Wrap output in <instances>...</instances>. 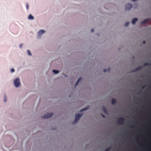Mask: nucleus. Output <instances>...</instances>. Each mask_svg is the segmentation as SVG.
Returning <instances> with one entry per match:
<instances>
[{
	"instance_id": "f257e3e1",
	"label": "nucleus",
	"mask_w": 151,
	"mask_h": 151,
	"mask_svg": "<svg viewBox=\"0 0 151 151\" xmlns=\"http://www.w3.org/2000/svg\"><path fill=\"white\" fill-rule=\"evenodd\" d=\"M82 114H76L75 116V120L73 122V124H75L80 119L82 116Z\"/></svg>"
},
{
	"instance_id": "f03ea898",
	"label": "nucleus",
	"mask_w": 151,
	"mask_h": 151,
	"mask_svg": "<svg viewBox=\"0 0 151 151\" xmlns=\"http://www.w3.org/2000/svg\"><path fill=\"white\" fill-rule=\"evenodd\" d=\"M14 84L16 87H19L20 84V81L19 78H16L14 81Z\"/></svg>"
},
{
	"instance_id": "7ed1b4c3",
	"label": "nucleus",
	"mask_w": 151,
	"mask_h": 151,
	"mask_svg": "<svg viewBox=\"0 0 151 151\" xmlns=\"http://www.w3.org/2000/svg\"><path fill=\"white\" fill-rule=\"evenodd\" d=\"M125 119L123 117L120 118L118 120L117 123L118 124L122 125L124 124Z\"/></svg>"
},
{
	"instance_id": "20e7f679",
	"label": "nucleus",
	"mask_w": 151,
	"mask_h": 151,
	"mask_svg": "<svg viewBox=\"0 0 151 151\" xmlns=\"http://www.w3.org/2000/svg\"><path fill=\"white\" fill-rule=\"evenodd\" d=\"M53 114L52 113H47L42 117V118L44 119H47L49 118L53 115Z\"/></svg>"
},
{
	"instance_id": "39448f33",
	"label": "nucleus",
	"mask_w": 151,
	"mask_h": 151,
	"mask_svg": "<svg viewBox=\"0 0 151 151\" xmlns=\"http://www.w3.org/2000/svg\"><path fill=\"white\" fill-rule=\"evenodd\" d=\"M132 7V5L131 4H127L125 7V10L127 11H129L130 10V9Z\"/></svg>"
},
{
	"instance_id": "423d86ee",
	"label": "nucleus",
	"mask_w": 151,
	"mask_h": 151,
	"mask_svg": "<svg viewBox=\"0 0 151 151\" xmlns=\"http://www.w3.org/2000/svg\"><path fill=\"white\" fill-rule=\"evenodd\" d=\"M45 32V31L43 30H41L40 31H39L38 33V35L40 37L42 35V34H43Z\"/></svg>"
},
{
	"instance_id": "0eeeda50",
	"label": "nucleus",
	"mask_w": 151,
	"mask_h": 151,
	"mask_svg": "<svg viewBox=\"0 0 151 151\" xmlns=\"http://www.w3.org/2000/svg\"><path fill=\"white\" fill-rule=\"evenodd\" d=\"M82 80V78L81 77H79L77 81L76 82V83L75 84V86H76L78 84L79 82L81 81Z\"/></svg>"
},
{
	"instance_id": "6e6552de",
	"label": "nucleus",
	"mask_w": 151,
	"mask_h": 151,
	"mask_svg": "<svg viewBox=\"0 0 151 151\" xmlns=\"http://www.w3.org/2000/svg\"><path fill=\"white\" fill-rule=\"evenodd\" d=\"M138 21V19L137 18L134 19L132 21V23L133 24H135L136 22Z\"/></svg>"
},
{
	"instance_id": "1a4fd4ad",
	"label": "nucleus",
	"mask_w": 151,
	"mask_h": 151,
	"mask_svg": "<svg viewBox=\"0 0 151 151\" xmlns=\"http://www.w3.org/2000/svg\"><path fill=\"white\" fill-rule=\"evenodd\" d=\"M150 20V19H145V20L142 22H141V24H144L146 23V22H147L149 21Z\"/></svg>"
},
{
	"instance_id": "9d476101",
	"label": "nucleus",
	"mask_w": 151,
	"mask_h": 151,
	"mask_svg": "<svg viewBox=\"0 0 151 151\" xmlns=\"http://www.w3.org/2000/svg\"><path fill=\"white\" fill-rule=\"evenodd\" d=\"M116 103V99H112L111 100V103L113 105H114Z\"/></svg>"
},
{
	"instance_id": "9b49d317",
	"label": "nucleus",
	"mask_w": 151,
	"mask_h": 151,
	"mask_svg": "<svg viewBox=\"0 0 151 151\" xmlns=\"http://www.w3.org/2000/svg\"><path fill=\"white\" fill-rule=\"evenodd\" d=\"M142 69V68L140 66L138 67L134 70V72H136L137 71L140 70Z\"/></svg>"
},
{
	"instance_id": "f8f14e48",
	"label": "nucleus",
	"mask_w": 151,
	"mask_h": 151,
	"mask_svg": "<svg viewBox=\"0 0 151 151\" xmlns=\"http://www.w3.org/2000/svg\"><path fill=\"white\" fill-rule=\"evenodd\" d=\"M103 109L104 112L106 114H107L108 112L107 110L104 107H103Z\"/></svg>"
},
{
	"instance_id": "ddd939ff",
	"label": "nucleus",
	"mask_w": 151,
	"mask_h": 151,
	"mask_svg": "<svg viewBox=\"0 0 151 151\" xmlns=\"http://www.w3.org/2000/svg\"><path fill=\"white\" fill-rule=\"evenodd\" d=\"M88 109H89V107H85V108H83L80 111V112H81V111H84L86 110H88Z\"/></svg>"
},
{
	"instance_id": "4468645a",
	"label": "nucleus",
	"mask_w": 151,
	"mask_h": 151,
	"mask_svg": "<svg viewBox=\"0 0 151 151\" xmlns=\"http://www.w3.org/2000/svg\"><path fill=\"white\" fill-rule=\"evenodd\" d=\"M28 19H34V18L32 15L30 14L28 17Z\"/></svg>"
},
{
	"instance_id": "2eb2a0df",
	"label": "nucleus",
	"mask_w": 151,
	"mask_h": 151,
	"mask_svg": "<svg viewBox=\"0 0 151 151\" xmlns=\"http://www.w3.org/2000/svg\"><path fill=\"white\" fill-rule=\"evenodd\" d=\"M110 68H109L108 69H104V72L105 73L108 71V72H109V71L110 70Z\"/></svg>"
},
{
	"instance_id": "dca6fc26",
	"label": "nucleus",
	"mask_w": 151,
	"mask_h": 151,
	"mask_svg": "<svg viewBox=\"0 0 151 151\" xmlns=\"http://www.w3.org/2000/svg\"><path fill=\"white\" fill-rule=\"evenodd\" d=\"M52 72L55 74H57L59 72V71L58 70H53Z\"/></svg>"
},
{
	"instance_id": "f3484780",
	"label": "nucleus",
	"mask_w": 151,
	"mask_h": 151,
	"mask_svg": "<svg viewBox=\"0 0 151 151\" xmlns=\"http://www.w3.org/2000/svg\"><path fill=\"white\" fill-rule=\"evenodd\" d=\"M27 53H28V54L29 55H31V52H30V51L29 50H27Z\"/></svg>"
},
{
	"instance_id": "a211bd4d",
	"label": "nucleus",
	"mask_w": 151,
	"mask_h": 151,
	"mask_svg": "<svg viewBox=\"0 0 151 151\" xmlns=\"http://www.w3.org/2000/svg\"><path fill=\"white\" fill-rule=\"evenodd\" d=\"M129 22H127L125 24V26H128V25L129 24Z\"/></svg>"
},
{
	"instance_id": "6ab92c4d",
	"label": "nucleus",
	"mask_w": 151,
	"mask_h": 151,
	"mask_svg": "<svg viewBox=\"0 0 151 151\" xmlns=\"http://www.w3.org/2000/svg\"><path fill=\"white\" fill-rule=\"evenodd\" d=\"M144 65L145 66H147L148 65H151V63L150 64L148 63H145Z\"/></svg>"
},
{
	"instance_id": "aec40b11",
	"label": "nucleus",
	"mask_w": 151,
	"mask_h": 151,
	"mask_svg": "<svg viewBox=\"0 0 151 151\" xmlns=\"http://www.w3.org/2000/svg\"><path fill=\"white\" fill-rule=\"evenodd\" d=\"M110 149V147H109L106 149L105 151H109Z\"/></svg>"
},
{
	"instance_id": "412c9836",
	"label": "nucleus",
	"mask_w": 151,
	"mask_h": 151,
	"mask_svg": "<svg viewBox=\"0 0 151 151\" xmlns=\"http://www.w3.org/2000/svg\"><path fill=\"white\" fill-rule=\"evenodd\" d=\"M14 68H12L11 69V72L12 73L14 72Z\"/></svg>"
},
{
	"instance_id": "4be33fe9",
	"label": "nucleus",
	"mask_w": 151,
	"mask_h": 151,
	"mask_svg": "<svg viewBox=\"0 0 151 151\" xmlns=\"http://www.w3.org/2000/svg\"><path fill=\"white\" fill-rule=\"evenodd\" d=\"M26 7H27V9H28V8H29V5H28V4H27Z\"/></svg>"
},
{
	"instance_id": "5701e85b",
	"label": "nucleus",
	"mask_w": 151,
	"mask_h": 151,
	"mask_svg": "<svg viewBox=\"0 0 151 151\" xmlns=\"http://www.w3.org/2000/svg\"><path fill=\"white\" fill-rule=\"evenodd\" d=\"M94 31V29L93 28H92L91 29V32H93Z\"/></svg>"
},
{
	"instance_id": "b1692460",
	"label": "nucleus",
	"mask_w": 151,
	"mask_h": 151,
	"mask_svg": "<svg viewBox=\"0 0 151 151\" xmlns=\"http://www.w3.org/2000/svg\"><path fill=\"white\" fill-rule=\"evenodd\" d=\"M23 46V44H21L20 45H19V47H20V48H22V47Z\"/></svg>"
},
{
	"instance_id": "393cba45",
	"label": "nucleus",
	"mask_w": 151,
	"mask_h": 151,
	"mask_svg": "<svg viewBox=\"0 0 151 151\" xmlns=\"http://www.w3.org/2000/svg\"><path fill=\"white\" fill-rule=\"evenodd\" d=\"M145 86H145H145H143L142 87V89H143V88H145Z\"/></svg>"
},
{
	"instance_id": "a878e982",
	"label": "nucleus",
	"mask_w": 151,
	"mask_h": 151,
	"mask_svg": "<svg viewBox=\"0 0 151 151\" xmlns=\"http://www.w3.org/2000/svg\"><path fill=\"white\" fill-rule=\"evenodd\" d=\"M4 101L5 102H6V98L5 96L4 97Z\"/></svg>"
},
{
	"instance_id": "bb28decb",
	"label": "nucleus",
	"mask_w": 151,
	"mask_h": 151,
	"mask_svg": "<svg viewBox=\"0 0 151 151\" xmlns=\"http://www.w3.org/2000/svg\"><path fill=\"white\" fill-rule=\"evenodd\" d=\"M102 116L103 117V118H105V115H103V114H102Z\"/></svg>"
},
{
	"instance_id": "cd10ccee",
	"label": "nucleus",
	"mask_w": 151,
	"mask_h": 151,
	"mask_svg": "<svg viewBox=\"0 0 151 151\" xmlns=\"http://www.w3.org/2000/svg\"><path fill=\"white\" fill-rule=\"evenodd\" d=\"M142 43H143V44H145V43H146V42H145V41H143V42H142Z\"/></svg>"
},
{
	"instance_id": "c85d7f7f",
	"label": "nucleus",
	"mask_w": 151,
	"mask_h": 151,
	"mask_svg": "<svg viewBox=\"0 0 151 151\" xmlns=\"http://www.w3.org/2000/svg\"><path fill=\"white\" fill-rule=\"evenodd\" d=\"M65 76L66 77V76L65 75Z\"/></svg>"
}]
</instances>
